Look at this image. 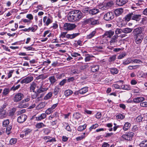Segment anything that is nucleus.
I'll list each match as a JSON object with an SVG mask.
<instances>
[{"label": "nucleus", "mask_w": 147, "mask_h": 147, "mask_svg": "<svg viewBox=\"0 0 147 147\" xmlns=\"http://www.w3.org/2000/svg\"><path fill=\"white\" fill-rule=\"evenodd\" d=\"M83 17V14L78 10L73 11H71L70 15L68 17V20L71 22H78Z\"/></svg>", "instance_id": "1"}, {"label": "nucleus", "mask_w": 147, "mask_h": 147, "mask_svg": "<svg viewBox=\"0 0 147 147\" xmlns=\"http://www.w3.org/2000/svg\"><path fill=\"white\" fill-rule=\"evenodd\" d=\"M36 83L34 82H32L31 84L30 87V91H33L34 92H35L36 93V96L35 97L37 96V95L40 93L45 91L46 90V89L45 88H43L42 86V85L37 90L36 92H34V90L36 88Z\"/></svg>", "instance_id": "2"}, {"label": "nucleus", "mask_w": 147, "mask_h": 147, "mask_svg": "<svg viewBox=\"0 0 147 147\" xmlns=\"http://www.w3.org/2000/svg\"><path fill=\"white\" fill-rule=\"evenodd\" d=\"M145 26L139 27L134 29L132 32L133 34L135 36H144Z\"/></svg>", "instance_id": "3"}, {"label": "nucleus", "mask_w": 147, "mask_h": 147, "mask_svg": "<svg viewBox=\"0 0 147 147\" xmlns=\"http://www.w3.org/2000/svg\"><path fill=\"white\" fill-rule=\"evenodd\" d=\"M114 18V13L112 12H109L104 15L103 18L105 21H108L112 20Z\"/></svg>", "instance_id": "4"}, {"label": "nucleus", "mask_w": 147, "mask_h": 147, "mask_svg": "<svg viewBox=\"0 0 147 147\" xmlns=\"http://www.w3.org/2000/svg\"><path fill=\"white\" fill-rule=\"evenodd\" d=\"M76 26L74 24L65 23L64 24L63 28L66 30H73Z\"/></svg>", "instance_id": "5"}, {"label": "nucleus", "mask_w": 147, "mask_h": 147, "mask_svg": "<svg viewBox=\"0 0 147 147\" xmlns=\"http://www.w3.org/2000/svg\"><path fill=\"white\" fill-rule=\"evenodd\" d=\"M134 135V133L130 132L123 135L121 137L125 140L131 141L132 140V137Z\"/></svg>", "instance_id": "6"}, {"label": "nucleus", "mask_w": 147, "mask_h": 147, "mask_svg": "<svg viewBox=\"0 0 147 147\" xmlns=\"http://www.w3.org/2000/svg\"><path fill=\"white\" fill-rule=\"evenodd\" d=\"M118 37L119 36L117 35H114L113 36L109 42L110 44L111 45L113 46L114 47L117 46L115 45L118 41Z\"/></svg>", "instance_id": "7"}, {"label": "nucleus", "mask_w": 147, "mask_h": 147, "mask_svg": "<svg viewBox=\"0 0 147 147\" xmlns=\"http://www.w3.org/2000/svg\"><path fill=\"white\" fill-rule=\"evenodd\" d=\"M24 97V94L21 93H18L16 94L13 98L15 102H18L21 100Z\"/></svg>", "instance_id": "8"}, {"label": "nucleus", "mask_w": 147, "mask_h": 147, "mask_svg": "<svg viewBox=\"0 0 147 147\" xmlns=\"http://www.w3.org/2000/svg\"><path fill=\"white\" fill-rule=\"evenodd\" d=\"M27 118V116L26 115L22 114L18 117L17 121L20 123H22L26 120Z\"/></svg>", "instance_id": "9"}, {"label": "nucleus", "mask_w": 147, "mask_h": 147, "mask_svg": "<svg viewBox=\"0 0 147 147\" xmlns=\"http://www.w3.org/2000/svg\"><path fill=\"white\" fill-rule=\"evenodd\" d=\"M33 79V77L32 76L29 77L28 76V77H26L25 78L22 80L21 82L20 83L21 84L23 83H26L27 84L30 82H31Z\"/></svg>", "instance_id": "10"}, {"label": "nucleus", "mask_w": 147, "mask_h": 147, "mask_svg": "<svg viewBox=\"0 0 147 147\" xmlns=\"http://www.w3.org/2000/svg\"><path fill=\"white\" fill-rule=\"evenodd\" d=\"M136 39L135 42L137 44H140L142 40L143 39L144 36H135Z\"/></svg>", "instance_id": "11"}, {"label": "nucleus", "mask_w": 147, "mask_h": 147, "mask_svg": "<svg viewBox=\"0 0 147 147\" xmlns=\"http://www.w3.org/2000/svg\"><path fill=\"white\" fill-rule=\"evenodd\" d=\"M128 0H117L116 3L117 5L121 6L127 3Z\"/></svg>", "instance_id": "12"}, {"label": "nucleus", "mask_w": 147, "mask_h": 147, "mask_svg": "<svg viewBox=\"0 0 147 147\" xmlns=\"http://www.w3.org/2000/svg\"><path fill=\"white\" fill-rule=\"evenodd\" d=\"M90 67L91 70L93 72L97 71L99 69V66L98 65H93Z\"/></svg>", "instance_id": "13"}, {"label": "nucleus", "mask_w": 147, "mask_h": 147, "mask_svg": "<svg viewBox=\"0 0 147 147\" xmlns=\"http://www.w3.org/2000/svg\"><path fill=\"white\" fill-rule=\"evenodd\" d=\"M144 97H138L133 99V102L134 103H138L141 102L144 100Z\"/></svg>", "instance_id": "14"}, {"label": "nucleus", "mask_w": 147, "mask_h": 147, "mask_svg": "<svg viewBox=\"0 0 147 147\" xmlns=\"http://www.w3.org/2000/svg\"><path fill=\"white\" fill-rule=\"evenodd\" d=\"M114 32L112 30H109L107 31L104 34V35L107 36V37L109 38L111 37V36L114 35Z\"/></svg>", "instance_id": "15"}, {"label": "nucleus", "mask_w": 147, "mask_h": 147, "mask_svg": "<svg viewBox=\"0 0 147 147\" xmlns=\"http://www.w3.org/2000/svg\"><path fill=\"white\" fill-rule=\"evenodd\" d=\"M80 34L79 33H74L73 34H67L66 35V37L68 38L73 39Z\"/></svg>", "instance_id": "16"}, {"label": "nucleus", "mask_w": 147, "mask_h": 147, "mask_svg": "<svg viewBox=\"0 0 147 147\" xmlns=\"http://www.w3.org/2000/svg\"><path fill=\"white\" fill-rule=\"evenodd\" d=\"M141 15L134 14H132V20H135L137 21H139L141 19Z\"/></svg>", "instance_id": "17"}, {"label": "nucleus", "mask_w": 147, "mask_h": 147, "mask_svg": "<svg viewBox=\"0 0 147 147\" xmlns=\"http://www.w3.org/2000/svg\"><path fill=\"white\" fill-rule=\"evenodd\" d=\"M99 9H90L89 11V13L92 15H94L96 14L99 12Z\"/></svg>", "instance_id": "18"}, {"label": "nucleus", "mask_w": 147, "mask_h": 147, "mask_svg": "<svg viewBox=\"0 0 147 147\" xmlns=\"http://www.w3.org/2000/svg\"><path fill=\"white\" fill-rule=\"evenodd\" d=\"M133 29L129 28H126L122 29V32L125 34L130 33L132 31Z\"/></svg>", "instance_id": "19"}, {"label": "nucleus", "mask_w": 147, "mask_h": 147, "mask_svg": "<svg viewBox=\"0 0 147 147\" xmlns=\"http://www.w3.org/2000/svg\"><path fill=\"white\" fill-rule=\"evenodd\" d=\"M46 117L45 113H42L40 116L36 117V120L37 121H40L41 119L45 118Z\"/></svg>", "instance_id": "20"}, {"label": "nucleus", "mask_w": 147, "mask_h": 147, "mask_svg": "<svg viewBox=\"0 0 147 147\" xmlns=\"http://www.w3.org/2000/svg\"><path fill=\"white\" fill-rule=\"evenodd\" d=\"M88 91L87 88V87H84L79 90L78 93H79L81 94H83Z\"/></svg>", "instance_id": "21"}, {"label": "nucleus", "mask_w": 147, "mask_h": 147, "mask_svg": "<svg viewBox=\"0 0 147 147\" xmlns=\"http://www.w3.org/2000/svg\"><path fill=\"white\" fill-rule=\"evenodd\" d=\"M123 12V9L122 8H119L116 9L115 13L116 16H118L121 14Z\"/></svg>", "instance_id": "22"}, {"label": "nucleus", "mask_w": 147, "mask_h": 147, "mask_svg": "<svg viewBox=\"0 0 147 147\" xmlns=\"http://www.w3.org/2000/svg\"><path fill=\"white\" fill-rule=\"evenodd\" d=\"M10 90L8 88H5L2 92V96H6L10 92Z\"/></svg>", "instance_id": "23"}, {"label": "nucleus", "mask_w": 147, "mask_h": 147, "mask_svg": "<svg viewBox=\"0 0 147 147\" xmlns=\"http://www.w3.org/2000/svg\"><path fill=\"white\" fill-rule=\"evenodd\" d=\"M90 24L92 25H94L99 24V21L98 20H95L93 18H91Z\"/></svg>", "instance_id": "24"}, {"label": "nucleus", "mask_w": 147, "mask_h": 147, "mask_svg": "<svg viewBox=\"0 0 147 147\" xmlns=\"http://www.w3.org/2000/svg\"><path fill=\"white\" fill-rule=\"evenodd\" d=\"M131 63H132V60L130 58H128L126 60L124 61L123 64L126 65Z\"/></svg>", "instance_id": "25"}, {"label": "nucleus", "mask_w": 147, "mask_h": 147, "mask_svg": "<svg viewBox=\"0 0 147 147\" xmlns=\"http://www.w3.org/2000/svg\"><path fill=\"white\" fill-rule=\"evenodd\" d=\"M73 116L75 119H78L81 117V115L78 112H76L73 114Z\"/></svg>", "instance_id": "26"}, {"label": "nucleus", "mask_w": 147, "mask_h": 147, "mask_svg": "<svg viewBox=\"0 0 147 147\" xmlns=\"http://www.w3.org/2000/svg\"><path fill=\"white\" fill-rule=\"evenodd\" d=\"M139 145L141 147H147V140H144L142 141Z\"/></svg>", "instance_id": "27"}, {"label": "nucleus", "mask_w": 147, "mask_h": 147, "mask_svg": "<svg viewBox=\"0 0 147 147\" xmlns=\"http://www.w3.org/2000/svg\"><path fill=\"white\" fill-rule=\"evenodd\" d=\"M130 125V123H129L128 122H126L125 123L123 128V130L125 131H127L129 128Z\"/></svg>", "instance_id": "28"}, {"label": "nucleus", "mask_w": 147, "mask_h": 147, "mask_svg": "<svg viewBox=\"0 0 147 147\" xmlns=\"http://www.w3.org/2000/svg\"><path fill=\"white\" fill-rule=\"evenodd\" d=\"M96 33V31L94 30L92 32L89 34L88 35L86 36L87 39H90L93 37L95 35Z\"/></svg>", "instance_id": "29"}, {"label": "nucleus", "mask_w": 147, "mask_h": 147, "mask_svg": "<svg viewBox=\"0 0 147 147\" xmlns=\"http://www.w3.org/2000/svg\"><path fill=\"white\" fill-rule=\"evenodd\" d=\"M121 89L128 90H131V88L129 85H122L121 86Z\"/></svg>", "instance_id": "30"}, {"label": "nucleus", "mask_w": 147, "mask_h": 147, "mask_svg": "<svg viewBox=\"0 0 147 147\" xmlns=\"http://www.w3.org/2000/svg\"><path fill=\"white\" fill-rule=\"evenodd\" d=\"M111 73L113 74H117L118 72V70L116 68H112L110 70Z\"/></svg>", "instance_id": "31"}, {"label": "nucleus", "mask_w": 147, "mask_h": 147, "mask_svg": "<svg viewBox=\"0 0 147 147\" xmlns=\"http://www.w3.org/2000/svg\"><path fill=\"white\" fill-rule=\"evenodd\" d=\"M87 126L86 124H85L83 125L79 126L78 128V130L79 131H82L84 130Z\"/></svg>", "instance_id": "32"}, {"label": "nucleus", "mask_w": 147, "mask_h": 147, "mask_svg": "<svg viewBox=\"0 0 147 147\" xmlns=\"http://www.w3.org/2000/svg\"><path fill=\"white\" fill-rule=\"evenodd\" d=\"M132 13H131L128 14L125 17V20L128 21L131 20V18L132 19Z\"/></svg>", "instance_id": "33"}, {"label": "nucleus", "mask_w": 147, "mask_h": 147, "mask_svg": "<svg viewBox=\"0 0 147 147\" xmlns=\"http://www.w3.org/2000/svg\"><path fill=\"white\" fill-rule=\"evenodd\" d=\"M16 109L15 108H13L10 111L9 113V115L11 116H13L16 111Z\"/></svg>", "instance_id": "34"}, {"label": "nucleus", "mask_w": 147, "mask_h": 147, "mask_svg": "<svg viewBox=\"0 0 147 147\" xmlns=\"http://www.w3.org/2000/svg\"><path fill=\"white\" fill-rule=\"evenodd\" d=\"M73 93V92L71 90H66L65 92V95L66 96H68L71 94Z\"/></svg>", "instance_id": "35"}, {"label": "nucleus", "mask_w": 147, "mask_h": 147, "mask_svg": "<svg viewBox=\"0 0 147 147\" xmlns=\"http://www.w3.org/2000/svg\"><path fill=\"white\" fill-rule=\"evenodd\" d=\"M45 126V125L42 123H38L36 125V128H40Z\"/></svg>", "instance_id": "36"}, {"label": "nucleus", "mask_w": 147, "mask_h": 147, "mask_svg": "<svg viewBox=\"0 0 147 147\" xmlns=\"http://www.w3.org/2000/svg\"><path fill=\"white\" fill-rule=\"evenodd\" d=\"M80 71L78 69H74L71 71V73L72 74H76L80 73Z\"/></svg>", "instance_id": "37"}, {"label": "nucleus", "mask_w": 147, "mask_h": 147, "mask_svg": "<svg viewBox=\"0 0 147 147\" xmlns=\"http://www.w3.org/2000/svg\"><path fill=\"white\" fill-rule=\"evenodd\" d=\"M89 8L88 7H86L83 9L82 11L83 13H86L89 12Z\"/></svg>", "instance_id": "38"}, {"label": "nucleus", "mask_w": 147, "mask_h": 147, "mask_svg": "<svg viewBox=\"0 0 147 147\" xmlns=\"http://www.w3.org/2000/svg\"><path fill=\"white\" fill-rule=\"evenodd\" d=\"M99 126L96 123L94 125H93L91 126L89 128V130L91 131L92 129H94L98 127Z\"/></svg>", "instance_id": "39"}, {"label": "nucleus", "mask_w": 147, "mask_h": 147, "mask_svg": "<svg viewBox=\"0 0 147 147\" xmlns=\"http://www.w3.org/2000/svg\"><path fill=\"white\" fill-rule=\"evenodd\" d=\"M52 22V17L48 18L47 20V26H48Z\"/></svg>", "instance_id": "40"}, {"label": "nucleus", "mask_w": 147, "mask_h": 147, "mask_svg": "<svg viewBox=\"0 0 147 147\" xmlns=\"http://www.w3.org/2000/svg\"><path fill=\"white\" fill-rule=\"evenodd\" d=\"M49 79L51 84H53L56 81L54 76L50 77L49 78Z\"/></svg>", "instance_id": "41"}, {"label": "nucleus", "mask_w": 147, "mask_h": 147, "mask_svg": "<svg viewBox=\"0 0 147 147\" xmlns=\"http://www.w3.org/2000/svg\"><path fill=\"white\" fill-rule=\"evenodd\" d=\"M17 141V140L16 138H11L10 140V144L11 145L15 144Z\"/></svg>", "instance_id": "42"}, {"label": "nucleus", "mask_w": 147, "mask_h": 147, "mask_svg": "<svg viewBox=\"0 0 147 147\" xmlns=\"http://www.w3.org/2000/svg\"><path fill=\"white\" fill-rule=\"evenodd\" d=\"M71 55L72 57H76L78 56H80V55L79 53L75 52H73L72 53Z\"/></svg>", "instance_id": "43"}, {"label": "nucleus", "mask_w": 147, "mask_h": 147, "mask_svg": "<svg viewBox=\"0 0 147 147\" xmlns=\"http://www.w3.org/2000/svg\"><path fill=\"white\" fill-rule=\"evenodd\" d=\"M9 123V121L8 119H7L4 121L3 122V127H6L7 126Z\"/></svg>", "instance_id": "44"}, {"label": "nucleus", "mask_w": 147, "mask_h": 147, "mask_svg": "<svg viewBox=\"0 0 147 147\" xmlns=\"http://www.w3.org/2000/svg\"><path fill=\"white\" fill-rule=\"evenodd\" d=\"M60 88L58 87H55L54 91V93L55 95H56L58 93L60 90Z\"/></svg>", "instance_id": "45"}, {"label": "nucleus", "mask_w": 147, "mask_h": 147, "mask_svg": "<svg viewBox=\"0 0 147 147\" xmlns=\"http://www.w3.org/2000/svg\"><path fill=\"white\" fill-rule=\"evenodd\" d=\"M20 84H18L16 86H13L11 88V90L13 91L17 90L20 88Z\"/></svg>", "instance_id": "46"}, {"label": "nucleus", "mask_w": 147, "mask_h": 147, "mask_svg": "<svg viewBox=\"0 0 147 147\" xmlns=\"http://www.w3.org/2000/svg\"><path fill=\"white\" fill-rule=\"evenodd\" d=\"M116 118L118 119H123L125 116L124 115L122 114H119L116 116Z\"/></svg>", "instance_id": "47"}, {"label": "nucleus", "mask_w": 147, "mask_h": 147, "mask_svg": "<svg viewBox=\"0 0 147 147\" xmlns=\"http://www.w3.org/2000/svg\"><path fill=\"white\" fill-rule=\"evenodd\" d=\"M113 5V3L112 1L109 2L107 3L105 5L106 7L107 8L110 7Z\"/></svg>", "instance_id": "48"}, {"label": "nucleus", "mask_w": 147, "mask_h": 147, "mask_svg": "<svg viewBox=\"0 0 147 147\" xmlns=\"http://www.w3.org/2000/svg\"><path fill=\"white\" fill-rule=\"evenodd\" d=\"M116 55H115L110 57L109 58V62H111L115 60L116 59Z\"/></svg>", "instance_id": "49"}, {"label": "nucleus", "mask_w": 147, "mask_h": 147, "mask_svg": "<svg viewBox=\"0 0 147 147\" xmlns=\"http://www.w3.org/2000/svg\"><path fill=\"white\" fill-rule=\"evenodd\" d=\"M93 57V56H90L89 55H87V56L85 58V60L86 62L89 61L91 58Z\"/></svg>", "instance_id": "50"}, {"label": "nucleus", "mask_w": 147, "mask_h": 147, "mask_svg": "<svg viewBox=\"0 0 147 147\" xmlns=\"http://www.w3.org/2000/svg\"><path fill=\"white\" fill-rule=\"evenodd\" d=\"M143 118L142 116L139 115L136 118V121L137 122H140L142 120Z\"/></svg>", "instance_id": "51"}, {"label": "nucleus", "mask_w": 147, "mask_h": 147, "mask_svg": "<svg viewBox=\"0 0 147 147\" xmlns=\"http://www.w3.org/2000/svg\"><path fill=\"white\" fill-rule=\"evenodd\" d=\"M24 48L27 50V51H34V48L31 47L30 46L27 47H24Z\"/></svg>", "instance_id": "52"}, {"label": "nucleus", "mask_w": 147, "mask_h": 147, "mask_svg": "<svg viewBox=\"0 0 147 147\" xmlns=\"http://www.w3.org/2000/svg\"><path fill=\"white\" fill-rule=\"evenodd\" d=\"M85 137L84 135H81L80 136L76 138V139L77 141H79L84 138Z\"/></svg>", "instance_id": "53"}, {"label": "nucleus", "mask_w": 147, "mask_h": 147, "mask_svg": "<svg viewBox=\"0 0 147 147\" xmlns=\"http://www.w3.org/2000/svg\"><path fill=\"white\" fill-rule=\"evenodd\" d=\"M122 32V30L121 29H117L115 31V34L117 35L121 33Z\"/></svg>", "instance_id": "54"}, {"label": "nucleus", "mask_w": 147, "mask_h": 147, "mask_svg": "<svg viewBox=\"0 0 147 147\" xmlns=\"http://www.w3.org/2000/svg\"><path fill=\"white\" fill-rule=\"evenodd\" d=\"M32 130L30 129H27L25 131V136H26L28 135L30 133Z\"/></svg>", "instance_id": "55"}, {"label": "nucleus", "mask_w": 147, "mask_h": 147, "mask_svg": "<svg viewBox=\"0 0 147 147\" xmlns=\"http://www.w3.org/2000/svg\"><path fill=\"white\" fill-rule=\"evenodd\" d=\"M67 80L66 79H64L63 80L60 82L59 83V84L61 86L63 85L66 82Z\"/></svg>", "instance_id": "56"}, {"label": "nucleus", "mask_w": 147, "mask_h": 147, "mask_svg": "<svg viewBox=\"0 0 147 147\" xmlns=\"http://www.w3.org/2000/svg\"><path fill=\"white\" fill-rule=\"evenodd\" d=\"M141 106L144 107H147V102H141L140 104Z\"/></svg>", "instance_id": "57"}, {"label": "nucleus", "mask_w": 147, "mask_h": 147, "mask_svg": "<svg viewBox=\"0 0 147 147\" xmlns=\"http://www.w3.org/2000/svg\"><path fill=\"white\" fill-rule=\"evenodd\" d=\"M58 104L57 103L53 105L51 108H48V110H51L52 111L57 106Z\"/></svg>", "instance_id": "58"}, {"label": "nucleus", "mask_w": 147, "mask_h": 147, "mask_svg": "<svg viewBox=\"0 0 147 147\" xmlns=\"http://www.w3.org/2000/svg\"><path fill=\"white\" fill-rule=\"evenodd\" d=\"M88 67L87 65H84L81 66L80 67V69L81 70H84L87 68Z\"/></svg>", "instance_id": "59"}, {"label": "nucleus", "mask_w": 147, "mask_h": 147, "mask_svg": "<svg viewBox=\"0 0 147 147\" xmlns=\"http://www.w3.org/2000/svg\"><path fill=\"white\" fill-rule=\"evenodd\" d=\"M26 18L29 19L30 20L33 19V17L32 15L30 14H29L27 15Z\"/></svg>", "instance_id": "60"}, {"label": "nucleus", "mask_w": 147, "mask_h": 147, "mask_svg": "<svg viewBox=\"0 0 147 147\" xmlns=\"http://www.w3.org/2000/svg\"><path fill=\"white\" fill-rule=\"evenodd\" d=\"M52 96V93L49 92L47 94V99L51 98Z\"/></svg>", "instance_id": "61"}, {"label": "nucleus", "mask_w": 147, "mask_h": 147, "mask_svg": "<svg viewBox=\"0 0 147 147\" xmlns=\"http://www.w3.org/2000/svg\"><path fill=\"white\" fill-rule=\"evenodd\" d=\"M126 55L125 53H123L118 56V59H120L124 57Z\"/></svg>", "instance_id": "62"}, {"label": "nucleus", "mask_w": 147, "mask_h": 147, "mask_svg": "<svg viewBox=\"0 0 147 147\" xmlns=\"http://www.w3.org/2000/svg\"><path fill=\"white\" fill-rule=\"evenodd\" d=\"M91 18L86 19L84 21V23L86 24H90Z\"/></svg>", "instance_id": "63"}, {"label": "nucleus", "mask_w": 147, "mask_h": 147, "mask_svg": "<svg viewBox=\"0 0 147 147\" xmlns=\"http://www.w3.org/2000/svg\"><path fill=\"white\" fill-rule=\"evenodd\" d=\"M109 146V144L107 143L104 142L102 145V147H107Z\"/></svg>", "instance_id": "64"}]
</instances>
